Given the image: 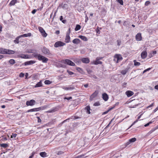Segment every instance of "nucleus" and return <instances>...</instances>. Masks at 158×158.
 <instances>
[{"instance_id": "nucleus-1", "label": "nucleus", "mask_w": 158, "mask_h": 158, "mask_svg": "<svg viewBox=\"0 0 158 158\" xmlns=\"http://www.w3.org/2000/svg\"><path fill=\"white\" fill-rule=\"evenodd\" d=\"M29 52L32 53V55L35 58H37L39 60L42 61L43 63H47L48 60V59L44 56L33 51H31V52Z\"/></svg>"}, {"instance_id": "nucleus-2", "label": "nucleus", "mask_w": 158, "mask_h": 158, "mask_svg": "<svg viewBox=\"0 0 158 158\" xmlns=\"http://www.w3.org/2000/svg\"><path fill=\"white\" fill-rule=\"evenodd\" d=\"M15 53L14 51L7 49L0 48V53L6 54H13Z\"/></svg>"}, {"instance_id": "nucleus-3", "label": "nucleus", "mask_w": 158, "mask_h": 158, "mask_svg": "<svg viewBox=\"0 0 158 158\" xmlns=\"http://www.w3.org/2000/svg\"><path fill=\"white\" fill-rule=\"evenodd\" d=\"M41 51L45 55H50L51 54L49 49L45 47H44L41 49Z\"/></svg>"}, {"instance_id": "nucleus-4", "label": "nucleus", "mask_w": 158, "mask_h": 158, "mask_svg": "<svg viewBox=\"0 0 158 158\" xmlns=\"http://www.w3.org/2000/svg\"><path fill=\"white\" fill-rule=\"evenodd\" d=\"M63 63L64 64L72 66H74L75 65V64L73 62L69 59H67L63 60Z\"/></svg>"}, {"instance_id": "nucleus-5", "label": "nucleus", "mask_w": 158, "mask_h": 158, "mask_svg": "<svg viewBox=\"0 0 158 158\" xmlns=\"http://www.w3.org/2000/svg\"><path fill=\"white\" fill-rule=\"evenodd\" d=\"M65 45V44L64 43L60 41H58L55 43L54 46L55 48H57L59 47L63 46Z\"/></svg>"}, {"instance_id": "nucleus-6", "label": "nucleus", "mask_w": 158, "mask_h": 158, "mask_svg": "<svg viewBox=\"0 0 158 158\" xmlns=\"http://www.w3.org/2000/svg\"><path fill=\"white\" fill-rule=\"evenodd\" d=\"M38 29L40 31L42 35L44 37H46L47 35V34L45 32L44 29L40 27H39Z\"/></svg>"}, {"instance_id": "nucleus-7", "label": "nucleus", "mask_w": 158, "mask_h": 158, "mask_svg": "<svg viewBox=\"0 0 158 158\" xmlns=\"http://www.w3.org/2000/svg\"><path fill=\"white\" fill-rule=\"evenodd\" d=\"M36 103L35 101L33 99L30 100H28L26 102V104L27 106H32L35 104Z\"/></svg>"}, {"instance_id": "nucleus-8", "label": "nucleus", "mask_w": 158, "mask_h": 158, "mask_svg": "<svg viewBox=\"0 0 158 158\" xmlns=\"http://www.w3.org/2000/svg\"><path fill=\"white\" fill-rule=\"evenodd\" d=\"M70 33V29L69 28V33H67L65 38V42L66 43H69L70 41V37L69 34Z\"/></svg>"}, {"instance_id": "nucleus-9", "label": "nucleus", "mask_w": 158, "mask_h": 158, "mask_svg": "<svg viewBox=\"0 0 158 158\" xmlns=\"http://www.w3.org/2000/svg\"><path fill=\"white\" fill-rule=\"evenodd\" d=\"M62 89L66 90H72L74 89V87L72 85H69L68 86H62Z\"/></svg>"}, {"instance_id": "nucleus-10", "label": "nucleus", "mask_w": 158, "mask_h": 158, "mask_svg": "<svg viewBox=\"0 0 158 158\" xmlns=\"http://www.w3.org/2000/svg\"><path fill=\"white\" fill-rule=\"evenodd\" d=\"M92 64H94V65H98V64H102V62L101 61H100L98 59L96 58L95 60H94L91 62Z\"/></svg>"}, {"instance_id": "nucleus-11", "label": "nucleus", "mask_w": 158, "mask_h": 158, "mask_svg": "<svg viewBox=\"0 0 158 158\" xmlns=\"http://www.w3.org/2000/svg\"><path fill=\"white\" fill-rule=\"evenodd\" d=\"M135 39L136 40L138 41L141 40L142 39L141 34L140 33H138L135 36Z\"/></svg>"}, {"instance_id": "nucleus-12", "label": "nucleus", "mask_w": 158, "mask_h": 158, "mask_svg": "<svg viewBox=\"0 0 158 158\" xmlns=\"http://www.w3.org/2000/svg\"><path fill=\"white\" fill-rule=\"evenodd\" d=\"M98 94V93L95 91L91 95L90 98V100L91 101L92 100L93 98H95L97 95Z\"/></svg>"}, {"instance_id": "nucleus-13", "label": "nucleus", "mask_w": 158, "mask_h": 158, "mask_svg": "<svg viewBox=\"0 0 158 158\" xmlns=\"http://www.w3.org/2000/svg\"><path fill=\"white\" fill-rule=\"evenodd\" d=\"M147 52L146 51H143L141 53V57L142 59L145 58L147 56Z\"/></svg>"}, {"instance_id": "nucleus-14", "label": "nucleus", "mask_w": 158, "mask_h": 158, "mask_svg": "<svg viewBox=\"0 0 158 158\" xmlns=\"http://www.w3.org/2000/svg\"><path fill=\"white\" fill-rule=\"evenodd\" d=\"M81 61L84 63H88L89 62V60L88 58H83L81 59Z\"/></svg>"}, {"instance_id": "nucleus-15", "label": "nucleus", "mask_w": 158, "mask_h": 158, "mask_svg": "<svg viewBox=\"0 0 158 158\" xmlns=\"http://www.w3.org/2000/svg\"><path fill=\"white\" fill-rule=\"evenodd\" d=\"M58 109V107H56L52 108L51 110H48L46 112L48 113H52L57 111Z\"/></svg>"}, {"instance_id": "nucleus-16", "label": "nucleus", "mask_w": 158, "mask_h": 158, "mask_svg": "<svg viewBox=\"0 0 158 158\" xmlns=\"http://www.w3.org/2000/svg\"><path fill=\"white\" fill-rule=\"evenodd\" d=\"M35 63V61L33 60H30L25 62L24 64L25 65H31Z\"/></svg>"}, {"instance_id": "nucleus-17", "label": "nucleus", "mask_w": 158, "mask_h": 158, "mask_svg": "<svg viewBox=\"0 0 158 158\" xmlns=\"http://www.w3.org/2000/svg\"><path fill=\"white\" fill-rule=\"evenodd\" d=\"M126 94L128 97H130L134 94V93L131 91L128 90L126 92Z\"/></svg>"}, {"instance_id": "nucleus-18", "label": "nucleus", "mask_w": 158, "mask_h": 158, "mask_svg": "<svg viewBox=\"0 0 158 158\" xmlns=\"http://www.w3.org/2000/svg\"><path fill=\"white\" fill-rule=\"evenodd\" d=\"M102 96L103 99L105 101H107L108 100V97L106 93H105L102 94Z\"/></svg>"}, {"instance_id": "nucleus-19", "label": "nucleus", "mask_w": 158, "mask_h": 158, "mask_svg": "<svg viewBox=\"0 0 158 158\" xmlns=\"http://www.w3.org/2000/svg\"><path fill=\"white\" fill-rule=\"evenodd\" d=\"M18 57L21 58H22L27 59L28 58L27 55L24 54H20L18 55Z\"/></svg>"}, {"instance_id": "nucleus-20", "label": "nucleus", "mask_w": 158, "mask_h": 158, "mask_svg": "<svg viewBox=\"0 0 158 158\" xmlns=\"http://www.w3.org/2000/svg\"><path fill=\"white\" fill-rule=\"evenodd\" d=\"M72 42L74 44H77L80 43L81 40L79 39H75L73 40Z\"/></svg>"}, {"instance_id": "nucleus-21", "label": "nucleus", "mask_w": 158, "mask_h": 158, "mask_svg": "<svg viewBox=\"0 0 158 158\" xmlns=\"http://www.w3.org/2000/svg\"><path fill=\"white\" fill-rule=\"evenodd\" d=\"M31 33H28L27 34H25L22 35H21L20 36V37H30L31 36Z\"/></svg>"}, {"instance_id": "nucleus-22", "label": "nucleus", "mask_w": 158, "mask_h": 158, "mask_svg": "<svg viewBox=\"0 0 158 158\" xmlns=\"http://www.w3.org/2000/svg\"><path fill=\"white\" fill-rule=\"evenodd\" d=\"M17 2V0H12L10 3L9 5L10 6L14 5Z\"/></svg>"}, {"instance_id": "nucleus-23", "label": "nucleus", "mask_w": 158, "mask_h": 158, "mask_svg": "<svg viewBox=\"0 0 158 158\" xmlns=\"http://www.w3.org/2000/svg\"><path fill=\"white\" fill-rule=\"evenodd\" d=\"M85 109L86 110V112L88 114H90V107L89 106H87L85 108Z\"/></svg>"}, {"instance_id": "nucleus-24", "label": "nucleus", "mask_w": 158, "mask_h": 158, "mask_svg": "<svg viewBox=\"0 0 158 158\" xmlns=\"http://www.w3.org/2000/svg\"><path fill=\"white\" fill-rule=\"evenodd\" d=\"M79 37L84 41H87L88 40L87 38L84 36L80 35L79 36Z\"/></svg>"}, {"instance_id": "nucleus-25", "label": "nucleus", "mask_w": 158, "mask_h": 158, "mask_svg": "<svg viewBox=\"0 0 158 158\" xmlns=\"http://www.w3.org/2000/svg\"><path fill=\"white\" fill-rule=\"evenodd\" d=\"M115 57L118 60H122L123 59L122 56L118 54L115 55Z\"/></svg>"}, {"instance_id": "nucleus-26", "label": "nucleus", "mask_w": 158, "mask_h": 158, "mask_svg": "<svg viewBox=\"0 0 158 158\" xmlns=\"http://www.w3.org/2000/svg\"><path fill=\"white\" fill-rule=\"evenodd\" d=\"M47 106H42L40 107H38V108L39 109H38L39 111L40 110H43L47 108Z\"/></svg>"}, {"instance_id": "nucleus-27", "label": "nucleus", "mask_w": 158, "mask_h": 158, "mask_svg": "<svg viewBox=\"0 0 158 158\" xmlns=\"http://www.w3.org/2000/svg\"><path fill=\"white\" fill-rule=\"evenodd\" d=\"M42 86V82L41 81H40L38 82L37 84H36V85L35 86V87L36 88V87H40Z\"/></svg>"}, {"instance_id": "nucleus-28", "label": "nucleus", "mask_w": 158, "mask_h": 158, "mask_svg": "<svg viewBox=\"0 0 158 158\" xmlns=\"http://www.w3.org/2000/svg\"><path fill=\"white\" fill-rule=\"evenodd\" d=\"M40 155L41 157H44L46 156L47 153L45 152H42L40 153Z\"/></svg>"}, {"instance_id": "nucleus-29", "label": "nucleus", "mask_w": 158, "mask_h": 158, "mask_svg": "<svg viewBox=\"0 0 158 158\" xmlns=\"http://www.w3.org/2000/svg\"><path fill=\"white\" fill-rule=\"evenodd\" d=\"M21 37H20V36H18L17 37L15 40L14 41V42L15 44H18L19 42V39Z\"/></svg>"}, {"instance_id": "nucleus-30", "label": "nucleus", "mask_w": 158, "mask_h": 158, "mask_svg": "<svg viewBox=\"0 0 158 158\" xmlns=\"http://www.w3.org/2000/svg\"><path fill=\"white\" fill-rule=\"evenodd\" d=\"M76 69L77 70L79 73H83V71L82 69L81 68L79 67H77Z\"/></svg>"}, {"instance_id": "nucleus-31", "label": "nucleus", "mask_w": 158, "mask_h": 158, "mask_svg": "<svg viewBox=\"0 0 158 158\" xmlns=\"http://www.w3.org/2000/svg\"><path fill=\"white\" fill-rule=\"evenodd\" d=\"M81 26L79 25H77L75 28V30L76 31H77L81 29Z\"/></svg>"}, {"instance_id": "nucleus-32", "label": "nucleus", "mask_w": 158, "mask_h": 158, "mask_svg": "<svg viewBox=\"0 0 158 158\" xmlns=\"http://www.w3.org/2000/svg\"><path fill=\"white\" fill-rule=\"evenodd\" d=\"M0 146L4 148H6L8 146V145L6 143H2L0 144Z\"/></svg>"}, {"instance_id": "nucleus-33", "label": "nucleus", "mask_w": 158, "mask_h": 158, "mask_svg": "<svg viewBox=\"0 0 158 158\" xmlns=\"http://www.w3.org/2000/svg\"><path fill=\"white\" fill-rule=\"evenodd\" d=\"M134 65L135 66H138L140 65V62L136 61V60H134Z\"/></svg>"}, {"instance_id": "nucleus-34", "label": "nucleus", "mask_w": 158, "mask_h": 158, "mask_svg": "<svg viewBox=\"0 0 158 158\" xmlns=\"http://www.w3.org/2000/svg\"><path fill=\"white\" fill-rule=\"evenodd\" d=\"M9 63L11 64H13L15 63V61L14 60V59H10L9 60Z\"/></svg>"}, {"instance_id": "nucleus-35", "label": "nucleus", "mask_w": 158, "mask_h": 158, "mask_svg": "<svg viewBox=\"0 0 158 158\" xmlns=\"http://www.w3.org/2000/svg\"><path fill=\"white\" fill-rule=\"evenodd\" d=\"M136 139L135 138H132L131 139H129V142L131 143H133L136 141Z\"/></svg>"}, {"instance_id": "nucleus-36", "label": "nucleus", "mask_w": 158, "mask_h": 158, "mask_svg": "<svg viewBox=\"0 0 158 158\" xmlns=\"http://www.w3.org/2000/svg\"><path fill=\"white\" fill-rule=\"evenodd\" d=\"M127 71V69H126L124 70H122L121 72V73L123 75L125 74Z\"/></svg>"}, {"instance_id": "nucleus-37", "label": "nucleus", "mask_w": 158, "mask_h": 158, "mask_svg": "<svg viewBox=\"0 0 158 158\" xmlns=\"http://www.w3.org/2000/svg\"><path fill=\"white\" fill-rule=\"evenodd\" d=\"M44 83L46 85L50 84L51 83V82L48 80H46L44 81Z\"/></svg>"}, {"instance_id": "nucleus-38", "label": "nucleus", "mask_w": 158, "mask_h": 158, "mask_svg": "<svg viewBox=\"0 0 158 158\" xmlns=\"http://www.w3.org/2000/svg\"><path fill=\"white\" fill-rule=\"evenodd\" d=\"M102 28H99V27H97V28L96 30V31L97 32V33H98L99 34L100 33V31L99 30V29H101Z\"/></svg>"}, {"instance_id": "nucleus-39", "label": "nucleus", "mask_w": 158, "mask_h": 158, "mask_svg": "<svg viewBox=\"0 0 158 158\" xmlns=\"http://www.w3.org/2000/svg\"><path fill=\"white\" fill-rule=\"evenodd\" d=\"M62 7L64 9H67L68 8V5L67 4H64L63 5Z\"/></svg>"}, {"instance_id": "nucleus-40", "label": "nucleus", "mask_w": 158, "mask_h": 158, "mask_svg": "<svg viewBox=\"0 0 158 158\" xmlns=\"http://www.w3.org/2000/svg\"><path fill=\"white\" fill-rule=\"evenodd\" d=\"M139 103H136V104H135V105H131L130 106V107L131 108H134L136 107V106H138L139 105Z\"/></svg>"}, {"instance_id": "nucleus-41", "label": "nucleus", "mask_w": 158, "mask_h": 158, "mask_svg": "<svg viewBox=\"0 0 158 158\" xmlns=\"http://www.w3.org/2000/svg\"><path fill=\"white\" fill-rule=\"evenodd\" d=\"M17 135V134L15 133H13L11 136V138H15Z\"/></svg>"}, {"instance_id": "nucleus-42", "label": "nucleus", "mask_w": 158, "mask_h": 158, "mask_svg": "<svg viewBox=\"0 0 158 158\" xmlns=\"http://www.w3.org/2000/svg\"><path fill=\"white\" fill-rule=\"evenodd\" d=\"M85 154H82L76 156V158H83Z\"/></svg>"}, {"instance_id": "nucleus-43", "label": "nucleus", "mask_w": 158, "mask_h": 158, "mask_svg": "<svg viewBox=\"0 0 158 158\" xmlns=\"http://www.w3.org/2000/svg\"><path fill=\"white\" fill-rule=\"evenodd\" d=\"M121 5H123V0H116Z\"/></svg>"}, {"instance_id": "nucleus-44", "label": "nucleus", "mask_w": 158, "mask_h": 158, "mask_svg": "<svg viewBox=\"0 0 158 158\" xmlns=\"http://www.w3.org/2000/svg\"><path fill=\"white\" fill-rule=\"evenodd\" d=\"M72 97H65L64 98V99H66L68 100H69L70 99H72Z\"/></svg>"}, {"instance_id": "nucleus-45", "label": "nucleus", "mask_w": 158, "mask_h": 158, "mask_svg": "<svg viewBox=\"0 0 158 158\" xmlns=\"http://www.w3.org/2000/svg\"><path fill=\"white\" fill-rule=\"evenodd\" d=\"M117 45L118 46H119L121 45V41L120 40H118L117 41Z\"/></svg>"}, {"instance_id": "nucleus-46", "label": "nucleus", "mask_w": 158, "mask_h": 158, "mask_svg": "<svg viewBox=\"0 0 158 158\" xmlns=\"http://www.w3.org/2000/svg\"><path fill=\"white\" fill-rule=\"evenodd\" d=\"M35 152H33L31 154V155L28 158H32L33 157L35 154Z\"/></svg>"}, {"instance_id": "nucleus-47", "label": "nucleus", "mask_w": 158, "mask_h": 158, "mask_svg": "<svg viewBox=\"0 0 158 158\" xmlns=\"http://www.w3.org/2000/svg\"><path fill=\"white\" fill-rule=\"evenodd\" d=\"M131 143L130 142H129V140L128 141H127L126 143H125V147H127L128 145H129Z\"/></svg>"}, {"instance_id": "nucleus-48", "label": "nucleus", "mask_w": 158, "mask_h": 158, "mask_svg": "<svg viewBox=\"0 0 158 158\" xmlns=\"http://www.w3.org/2000/svg\"><path fill=\"white\" fill-rule=\"evenodd\" d=\"M100 105V104L99 102H96L94 104V106H99Z\"/></svg>"}, {"instance_id": "nucleus-49", "label": "nucleus", "mask_w": 158, "mask_h": 158, "mask_svg": "<svg viewBox=\"0 0 158 158\" xmlns=\"http://www.w3.org/2000/svg\"><path fill=\"white\" fill-rule=\"evenodd\" d=\"M138 121V120L137 119L133 123L131 124V125L128 128V129H129L130 128L131 126H132L133 125H134L135 123H137Z\"/></svg>"}, {"instance_id": "nucleus-50", "label": "nucleus", "mask_w": 158, "mask_h": 158, "mask_svg": "<svg viewBox=\"0 0 158 158\" xmlns=\"http://www.w3.org/2000/svg\"><path fill=\"white\" fill-rule=\"evenodd\" d=\"M152 121H150L149 123H148L147 124H145L144 125V127H146L149 126L150 124L152 123Z\"/></svg>"}, {"instance_id": "nucleus-51", "label": "nucleus", "mask_w": 158, "mask_h": 158, "mask_svg": "<svg viewBox=\"0 0 158 158\" xmlns=\"http://www.w3.org/2000/svg\"><path fill=\"white\" fill-rule=\"evenodd\" d=\"M150 3V2L149 1H147L145 3V5L146 6L148 5Z\"/></svg>"}, {"instance_id": "nucleus-52", "label": "nucleus", "mask_w": 158, "mask_h": 158, "mask_svg": "<svg viewBox=\"0 0 158 158\" xmlns=\"http://www.w3.org/2000/svg\"><path fill=\"white\" fill-rule=\"evenodd\" d=\"M67 72L70 75H72L74 74V73L72 72L69 71L68 70H67Z\"/></svg>"}, {"instance_id": "nucleus-53", "label": "nucleus", "mask_w": 158, "mask_h": 158, "mask_svg": "<svg viewBox=\"0 0 158 158\" xmlns=\"http://www.w3.org/2000/svg\"><path fill=\"white\" fill-rule=\"evenodd\" d=\"M33 111H34V108L32 109H30V110H27V112H33Z\"/></svg>"}, {"instance_id": "nucleus-54", "label": "nucleus", "mask_w": 158, "mask_h": 158, "mask_svg": "<svg viewBox=\"0 0 158 158\" xmlns=\"http://www.w3.org/2000/svg\"><path fill=\"white\" fill-rule=\"evenodd\" d=\"M151 69V68H148L145 70H144L143 71V73H145L147 71L150 70Z\"/></svg>"}, {"instance_id": "nucleus-55", "label": "nucleus", "mask_w": 158, "mask_h": 158, "mask_svg": "<svg viewBox=\"0 0 158 158\" xmlns=\"http://www.w3.org/2000/svg\"><path fill=\"white\" fill-rule=\"evenodd\" d=\"M24 73H20L19 74V77H24Z\"/></svg>"}, {"instance_id": "nucleus-56", "label": "nucleus", "mask_w": 158, "mask_h": 158, "mask_svg": "<svg viewBox=\"0 0 158 158\" xmlns=\"http://www.w3.org/2000/svg\"><path fill=\"white\" fill-rule=\"evenodd\" d=\"M123 25L125 26H127L128 25V23L127 22L125 21L124 22V23L123 24Z\"/></svg>"}, {"instance_id": "nucleus-57", "label": "nucleus", "mask_w": 158, "mask_h": 158, "mask_svg": "<svg viewBox=\"0 0 158 158\" xmlns=\"http://www.w3.org/2000/svg\"><path fill=\"white\" fill-rule=\"evenodd\" d=\"M38 119V123H40L41 122V120L39 117L37 116L36 117Z\"/></svg>"}, {"instance_id": "nucleus-58", "label": "nucleus", "mask_w": 158, "mask_h": 158, "mask_svg": "<svg viewBox=\"0 0 158 158\" xmlns=\"http://www.w3.org/2000/svg\"><path fill=\"white\" fill-rule=\"evenodd\" d=\"M112 120H113V119H112V120L110 121V122H109V124H108V125H107L106 126V127H105V128H108V127H109V126L111 124V123L112 121Z\"/></svg>"}, {"instance_id": "nucleus-59", "label": "nucleus", "mask_w": 158, "mask_h": 158, "mask_svg": "<svg viewBox=\"0 0 158 158\" xmlns=\"http://www.w3.org/2000/svg\"><path fill=\"white\" fill-rule=\"evenodd\" d=\"M36 11H37L36 10L34 9L33 10H32V11L31 12V13L32 14H35V12H36Z\"/></svg>"}, {"instance_id": "nucleus-60", "label": "nucleus", "mask_w": 158, "mask_h": 158, "mask_svg": "<svg viewBox=\"0 0 158 158\" xmlns=\"http://www.w3.org/2000/svg\"><path fill=\"white\" fill-rule=\"evenodd\" d=\"M153 106V103H152L151 105H149L148 106H147V108H148V109L149 108Z\"/></svg>"}, {"instance_id": "nucleus-61", "label": "nucleus", "mask_w": 158, "mask_h": 158, "mask_svg": "<svg viewBox=\"0 0 158 158\" xmlns=\"http://www.w3.org/2000/svg\"><path fill=\"white\" fill-rule=\"evenodd\" d=\"M151 53L154 56L155 54L156 53V51H153Z\"/></svg>"}, {"instance_id": "nucleus-62", "label": "nucleus", "mask_w": 158, "mask_h": 158, "mask_svg": "<svg viewBox=\"0 0 158 158\" xmlns=\"http://www.w3.org/2000/svg\"><path fill=\"white\" fill-rule=\"evenodd\" d=\"M109 111L108 110H107L104 112L102 113V114L103 115V114H107Z\"/></svg>"}, {"instance_id": "nucleus-63", "label": "nucleus", "mask_w": 158, "mask_h": 158, "mask_svg": "<svg viewBox=\"0 0 158 158\" xmlns=\"http://www.w3.org/2000/svg\"><path fill=\"white\" fill-rule=\"evenodd\" d=\"M63 77L60 76H58V79L59 80H61L62 79Z\"/></svg>"}, {"instance_id": "nucleus-64", "label": "nucleus", "mask_w": 158, "mask_h": 158, "mask_svg": "<svg viewBox=\"0 0 158 158\" xmlns=\"http://www.w3.org/2000/svg\"><path fill=\"white\" fill-rule=\"evenodd\" d=\"M60 31H59V30H57V31H56V32H55V33L56 34V35H58L60 34Z\"/></svg>"}]
</instances>
